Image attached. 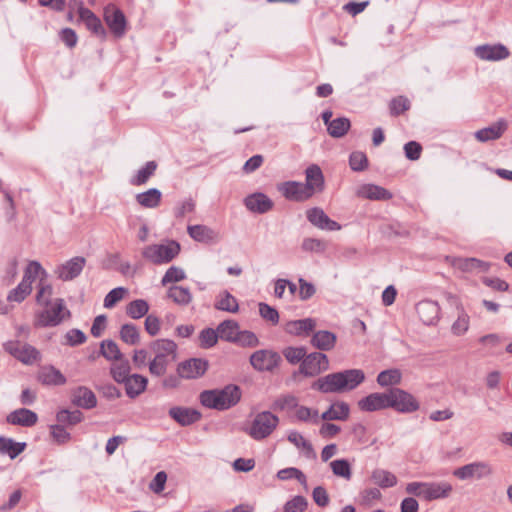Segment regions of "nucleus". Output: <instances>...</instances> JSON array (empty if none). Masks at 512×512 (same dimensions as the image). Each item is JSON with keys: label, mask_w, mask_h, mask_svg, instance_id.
<instances>
[{"label": "nucleus", "mask_w": 512, "mask_h": 512, "mask_svg": "<svg viewBox=\"0 0 512 512\" xmlns=\"http://www.w3.org/2000/svg\"><path fill=\"white\" fill-rule=\"evenodd\" d=\"M364 379L362 370L348 369L319 378L312 384V388L322 393H343L355 389Z\"/></svg>", "instance_id": "1"}, {"label": "nucleus", "mask_w": 512, "mask_h": 512, "mask_svg": "<svg viewBox=\"0 0 512 512\" xmlns=\"http://www.w3.org/2000/svg\"><path fill=\"white\" fill-rule=\"evenodd\" d=\"M241 399V390L236 385H227L223 389L205 390L200 394V402L203 406L226 410L235 406Z\"/></svg>", "instance_id": "2"}, {"label": "nucleus", "mask_w": 512, "mask_h": 512, "mask_svg": "<svg viewBox=\"0 0 512 512\" xmlns=\"http://www.w3.org/2000/svg\"><path fill=\"white\" fill-rule=\"evenodd\" d=\"M155 353L154 358L149 362V372L156 377L163 376L167 371L169 363L176 359L177 345L169 339H159L151 346Z\"/></svg>", "instance_id": "3"}, {"label": "nucleus", "mask_w": 512, "mask_h": 512, "mask_svg": "<svg viewBox=\"0 0 512 512\" xmlns=\"http://www.w3.org/2000/svg\"><path fill=\"white\" fill-rule=\"evenodd\" d=\"M35 314V327H54L70 317V311L66 308L64 300L57 298L49 306Z\"/></svg>", "instance_id": "4"}, {"label": "nucleus", "mask_w": 512, "mask_h": 512, "mask_svg": "<svg viewBox=\"0 0 512 512\" xmlns=\"http://www.w3.org/2000/svg\"><path fill=\"white\" fill-rule=\"evenodd\" d=\"M179 252V243L169 240L165 243L145 246L142 250V257L155 265H162L171 262Z\"/></svg>", "instance_id": "5"}, {"label": "nucleus", "mask_w": 512, "mask_h": 512, "mask_svg": "<svg viewBox=\"0 0 512 512\" xmlns=\"http://www.w3.org/2000/svg\"><path fill=\"white\" fill-rule=\"evenodd\" d=\"M47 276L46 270L38 261H30L25 269L24 277L19 285L8 295L9 301L21 302L32 291V282L39 276Z\"/></svg>", "instance_id": "6"}, {"label": "nucleus", "mask_w": 512, "mask_h": 512, "mask_svg": "<svg viewBox=\"0 0 512 512\" xmlns=\"http://www.w3.org/2000/svg\"><path fill=\"white\" fill-rule=\"evenodd\" d=\"M279 418L270 411H263L254 417L247 433L254 440H263L267 438L276 429Z\"/></svg>", "instance_id": "7"}, {"label": "nucleus", "mask_w": 512, "mask_h": 512, "mask_svg": "<svg viewBox=\"0 0 512 512\" xmlns=\"http://www.w3.org/2000/svg\"><path fill=\"white\" fill-rule=\"evenodd\" d=\"M494 473L487 461H474L453 470V476L461 481H479L490 478Z\"/></svg>", "instance_id": "8"}, {"label": "nucleus", "mask_w": 512, "mask_h": 512, "mask_svg": "<svg viewBox=\"0 0 512 512\" xmlns=\"http://www.w3.org/2000/svg\"><path fill=\"white\" fill-rule=\"evenodd\" d=\"M3 349L25 365H32L40 359V352L34 346L20 340L5 342Z\"/></svg>", "instance_id": "9"}, {"label": "nucleus", "mask_w": 512, "mask_h": 512, "mask_svg": "<svg viewBox=\"0 0 512 512\" xmlns=\"http://www.w3.org/2000/svg\"><path fill=\"white\" fill-rule=\"evenodd\" d=\"M68 19L74 18V12L77 14V21L84 23L85 28L91 32H98L102 28L99 18L88 8L84 7L82 0H70L68 3Z\"/></svg>", "instance_id": "10"}, {"label": "nucleus", "mask_w": 512, "mask_h": 512, "mask_svg": "<svg viewBox=\"0 0 512 512\" xmlns=\"http://www.w3.org/2000/svg\"><path fill=\"white\" fill-rule=\"evenodd\" d=\"M388 408H393L401 413H412L419 409V403L410 393L393 388L388 391Z\"/></svg>", "instance_id": "11"}, {"label": "nucleus", "mask_w": 512, "mask_h": 512, "mask_svg": "<svg viewBox=\"0 0 512 512\" xmlns=\"http://www.w3.org/2000/svg\"><path fill=\"white\" fill-rule=\"evenodd\" d=\"M328 368V357L321 352H312L305 356L299 370L303 375L313 377L328 370Z\"/></svg>", "instance_id": "12"}, {"label": "nucleus", "mask_w": 512, "mask_h": 512, "mask_svg": "<svg viewBox=\"0 0 512 512\" xmlns=\"http://www.w3.org/2000/svg\"><path fill=\"white\" fill-rule=\"evenodd\" d=\"M85 265L86 259L82 256H76L58 265L54 274L62 281H72L81 274Z\"/></svg>", "instance_id": "13"}, {"label": "nucleus", "mask_w": 512, "mask_h": 512, "mask_svg": "<svg viewBox=\"0 0 512 512\" xmlns=\"http://www.w3.org/2000/svg\"><path fill=\"white\" fill-rule=\"evenodd\" d=\"M305 183H303L307 193L312 198L315 194L322 193L325 189V177L317 164L309 165L305 171Z\"/></svg>", "instance_id": "14"}, {"label": "nucleus", "mask_w": 512, "mask_h": 512, "mask_svg": "<svg viewBox=\"0 0 512 512\" xmlns=\"http://www.w3.org/2000/svg\"><path fill=\"white\" fill-rule=\"evenodd\" d=\"M209 367V362L203 358H191L178 364L177 373L184 379H196L203 376Z\"/></svg>", "instance_id": "15"}, {"label": "nucleus", "mask_w": 512, "mask_h": 512, "mask_svg": "<svg viewBox=\"0 0 512 512\" xmlns=\"http://www.w3.org/2000/svg\"><path fill=\"white\" fill-rule=\"evenodd\" d=\"M278 353L272 350H258L250 356V364L258 371H272L280 362Z\"/></svg>", "instance_id": "16"}, {"label": "nucleus", "mask_w": 512, "mask_h": 512, "mask_svg": "<svg viewBox=\"0 0 512 512\" xmlns=\"http://www.w3.org/2000/svg\"><path fill=\"white\" fill-rule=\"evenodd\" d=\"M446 261L455 269L462 272L472 273L475 271L487 272L490 268L488 262L477 258L447 257Z\"/></svg>", "instance_id": "17"}, {"label": "nucleus", "mask_w": 512, "mask_h": 512, "mask_svg": "<svg viewBox=\"0 0 512 512\" xmlns=\"http://www.w3.org/2000/svg\"><path fill=\"white\" fill-rule=\"evenodd\" d=\"M306 217L308 221L318 229L328 231H338L341 229V225L330 219L324 210L319 207L308 209L306 211Z\"/></svg>", "instance_id": "18"}, {"label": "nucleus", "mask_w": 512, "mask_h": 512, "mask_svg": "<svg viewBox=\"0 0 512 512\" xmlns=\"http://www.w3.org/2000/svg\"><path fill=\"white\" fill-rule=\"evenodd\" d=\"M188 235L196 242L203 244H215L220 241V233L206 225H189L187 227Z\"/></svg>", "instance_id": "19"}, {"label": "nucleus", "mask_w": 512, "mask_h": 512, "mask_svg": "<svg viewBox=\"0 0 512 512\" xmlns=\"http://www.w3.org/2000/svg\"><path fill=\"white\" fill-rule=\"evenodd\" d=\"M278 191L288 200L302 202L310 199L302 182L286 181L278 185Z\"/></svg>", "instance_id": "20"}, {"label": "nucleus", "mask_w": 512, "mask_h": 512, "mask_svg": "<svg viewBox=\"0 0 512 512\" xmlns=\"http://www.w3.org/2000/svg\"><path fill=\"white\" fill-rule=\"evenodd\" d=\"M104 20L111 32H124L126 29V17L114 4H108L104 8Z\"/></svg>", "instance_id": "21"}, {"label": "nucleus", "mask_w": 512, "mask_h": 512, "mask_svg": "<svg viewBox=\"0 0 512 512\" xmlns=\"http://www.w3.org/2000/svg\"><path fill=\"white\" fill-rule=\"evenodd\" d=\"M417 314L425 325H434L439 321L440 307L437 302L423 300L416 306Z\"/></svg>", "instance_id": "22"}, {"label": "nucleus", "mask_w": 512, "mask_h": 512, "mask_svg": "<svg viewBox=\"0 0 512 512\" xmlns=\"http://www.w3.org/2000/svg\"><path fill=\"white\" fill-rule=\"evenodd\" d=\"M453 492V486L447 481L425 482V501L448 498Z\"/></svg>", "instance_id": "23"}, {"label": "nucleus", "mask_w": 512, "mask_h": 512, "mask_svg": "<svg viewBox=\"0 0 512 512\" xmlns=\"http://www.w3.org/2000/svg\"><path fill=\"white\" fill-rule=\"evenodd\" d=\"M388 392L372 393L358 401L361 411L373 412L388 408Z\"/></svg>", "instance_id": "24"}, {"label": "nucleus", "mask_w": 512, "mask_h": 512, "mask_svg": "<svg viewBox=\"0 0 512 512\" xmlns=\"http://www.w3.org/2000/svg\"><path fill=\"white\" fill-rule=\"evenodd\" d=\"M475 54L482 60L498 61L508 57V49L501 45H481L475 48Z\"/></svg>", "instance_id": "25"}, {"label": "nucleus", "mask_w": 512, "mask_h": 512, "mask_svg": "<svg viewBox=\"0 0 512 512\" xmlns=\"http://www.w3.org/2000/svg\"><path fill=\"white\" fill-rule=\"evenodd\" d=\"M38 381L46 386H61L67 382V379L59 369L46 365L40 369Z\"/></svg>", "instance_id": "26"}, {"label": "nucleus", "mask_w": 512, "mask_h": 512, "mask_svg": "<svg viewBox=\"0 0 512 512\" xmlns=\"http://www.w3.org/2000/svg\"><path fill=\"white\" fill-rule=\"evenodd\" d=\"M506 130L507 122L504 119H500L492 125L476 131L474 135L479 142L484 143L499 139Z\"/></svg>", "instance_id": "27"}, {"label": "nucleus", "mask_w": 512, "mask_h": 512, "mask_svg": "<svg viewBox=\"0 0 512 512\" xmlns=\"http://www.w3.org/2000/svg\"><path fill=\"white\" fill-rule=\"evenodd\" d=\"M72 403L84 409L94 408L97 404V399L93 391L85 386H79L72 391Z\"/></svg>", "instance_id": "28"}, {"label": "nucleus", "mask_w": 512, "mask_h": 512, "mask_svg": "<svg viewBox=\"0 0 512 512\" xmlns=\"http://www.w3.org/2000/svg\"><path fill=\"white\" fill-rule=\"evenodd\" d=\"M356 195L359 198L369 200H389L392 194L384 187L375 184H363L356 190Z\"/></svg>", "instance_id": "29"}, {"label": "nucleus", "mask_w": 512, "mask_h": 512, "mask_svg": "<svg viewBox=\"0 0 512 512\" xmlns=\"http://www.w3.org/2000/svg\"><path fill=\"white\" fill-rule=\"evenodd\" d=\"M317 322L313 318L289 321L285 324V331L294 336H308L316 328Z\"/></svg>", "instance_id": "30"}, {"label": "nucleus", "mask_w": 512, "mask_h": 512, "mask_svg": "<svg viewBox=\"0 0 512 512\" xmlns=\"http://www.w3.org/2000/svg\"><path fill=\"white\" fill-rule=\"evenodd\" d=\"M246 208L254 213H266L273 207V202L262 193H255L245 198Z\"/></svg>", "instance_id": "31"}, {"label": "nucleus", "mask_w": 512, "mask_h": 512, "mask_svg": "<svg viewBox=\"0 0 512 512\" xmlns=\"http://www.w3.org/2000/svg\"><path fill=\"white\" fill-rule=\"evenodd\" d=\"M37 420V414L26 408L14 410L7 416L8 423L23 427H31L37 423Z\"/></svg>", "instance_id": "32"}, {"label": "nucleus", "mask_w": 512, "mask_h": 512, "mask_svg": "<svg viewBox=\"0 0 512 512\" xmlns=\"http://www.w3.org/2000/svg\"><path fill=\"white\" fill-rule=\"evenodd\" d=\"M169 415L182 426L191 425L197 422L201 417L198 411L183 407H172L169 410Z\"/></svg>", "instance_id": "33"}, {"label": "nucleus", "mask_w": 512, "mask_h": 512, "mask_svg": "<svg viewBox=\"0 0 512 512\" xmlns=\"http://www.w3.org/2000/svg\"><path fill=\"white\" fill-rule=\"evenodd\" d=\"M148 379L140 374H131L122 384L128 397L136 398L142 394L147 387Z\"/></svg>", "instance_id": "34"}, {"label": "nucleus", "mask_w": 512, "mask_h": 512, "mask_svg": "<svg viewBox=\"0 0 512 512\" xmlns=\"http://www.w3.org/2000/svg\"><path fill=\"white\" fill-rule=\"evenodd\" d=\"M350 414L349 405L343 401L334 402L328 410L322 413L320 419L324 421L347 420Z\"/></svg>", "instance_id": "35"}, {"label": "nucleus", "mask_w": 512, "mask_h": 512, "mask_svg": "<svg viewBox=\"0 0 512 512\" xmlns=\"http://www.w3.org/2000/svg\"><path fill=\"white\" fill-rule=\"evenodd\" d=\"M336 340L337 337L334 333L327 330H320L313 334L311 344L319 350L330 351L335 347Z\"/></svg>", "instance_id": "36"}, {"label": "nucleus", "mask_w": 512, "mask_h": 512, "mask_svg": "<svg viewBox=\"0 0 512 512\" xmlns=\"http://www.w3.org/2000/svg\"><path fill=\"white\" fill-rule=\"evenodd\" d=\"M370 481L374 485L383 489L394 487L398 482L395 474L382 468H375L372 470Z\"/></svg>", "instance_id": "37"}, {"label": "nucleus", "mask_w": 512, "mask_h": 512, "mask_svg": "<svg viewBox=\"0 0 512 512\" xmlns=\"http://www.w3.org/2000/svg\"><path fill=\"white\" fill-rule=\"evenodd\" d=\"M162 198V193L156 188H150L145 192L136 195L137 203L144 208H156L159 206Z\"/></svg>", "instance_id": "38"}, {"label": "nucleus", "mask_w": 512, "mask_h": 512, "mask_svg": "<svg viewBox=\"0 0 512 512\" xmlns=\"http://www.w3.org/2000/svg\"><path fill=\"white\" fill-rule=\"evenodd\" d=\"M288 440L298 449H300L306 458L315 459L316 452L313 449L312 444L306 440L299 432L292 431L288 434Z\"/></svg>", "instance_id": "39"}, {"label": "nucleus", "mask_w": 512, "mask_h": 512, "mask_svg": "<svg viewBox=\"0 0 512 512\" xmlns=\"http://www.w3.org/2000/svg\"><path fill=\"white\" fill-rule=\"evenodd\" d=\"M39 283H38V290L36 294V302L38 305L41 306H49L51 302L52 294H53V288L52 286L47 282V276L39 275Z\"/></svg>", "instance_id": "40"}, {"label": "nucleus", "mask_w": 512, "mask_h": 512, "mask_svg": "<svg viewBox=\"0 0 512 512\" xmlns=\"http://www.w3.org/2000/svg\"><path fill=\"white\" fill-rule=\"evenodd\" d=\"M217 331L220 339L233 343L240 332V327L234 320H225L218 325Z\"/></svg>", "instance_id": "41"}, {"label": "nucleus", "mask_w": 512, "mask_h": 512, "mask_svg": "<svg viewBox=\"0 0 512 512\" xmlns=\"http://www.w3.org/2000/svg\"><path fill=\"white\" fill-rule=\"evenodd\" d=\"M25 447V443L15 442L11 438L0 436V454H7L11 459L21 454Z\"/></svg>", "instance_id": "42"}, {"label": "nucleus", "mask_w": 512, "mask_h": 512, "mask_svg": "<svg viewBox=\"0 0 512 512\" xmlns=\"http://www.w3.org/2000/svg\"><path fill=\"white\" fill-rule=\"evenodd\" d=\"M215 308L221 311L236 313L239 309L236 298L228 291H222L216 299Z\"/></svg>", "instance_id": "43"}, {"label": "nucleus", "mask_w": 512, "mask_h": 512, "mask_svg": "<svg viewBox=\"0 0 512 512\" xmlns=\"http://www.w3.org/2000/svg\"><path fill=\"white\" fill-rule=\"evenodd\" d=\"M130 370L129 361L122 357L120 360H115L110 368V373L117 383H123L131 375Z\"/></svg>", "instance_id": "44"}, {"label": "nucleus", "mask_w": 512, "mask_h": 512, "mask_svg": "<svg viewBox=\"0 0 512 512\" xmlns=\"http://www.w3.org/2000/svg\"><path fill=\"white\" fill-rule=\"evenodd\" d=\"M350 126L351 123L348 118L339 117L332 120V122L329 123V127L327 130L330 136L334 138H341L348 132Z\"/></svg>", "instance_id": "45"}, {"label": "nucleus", "mask_w": 512, "mask_h": 512, "mask_svg": "<svg viewBox=\"0 0 512 512\" xmlns=\"http://www.w3.org/2000/svg\"><path fill=\"white\" fill-rule=\"evenodd\" d=\"M100 354L109 361L120 360L123 355L113 340H103L100 344Z\"/></svg>", "instance_id": "46"}, {"label": "nucleus", "mask_w": 512, "mask_h": 512, "mask_svg": "<svg viewBox=\"0 0 512 512\" xmlns=\"http://www.w3.org/2000/svg\"><path fill=\"white\" fill-rule=\"evenodd\" d=\"M157 169V163L155 161H149L146 165L141 168L137 174L131 179V184L135 186L145 184L149 178L154 175Z\"/></svg>", "instance_id": "47"}, {"label": "nucleus", "mask_w": 512, "mask_h": 512, "mask_svg": "<svg viewBox=\"0 0 512 512\" xmlns=\"http://www.w3.org/2000/svg\"><path fill=\"white\" fill-rule=\"evenodd\" d=\"M294 416L298 421L301 422H310L313 424H317L320 420V416L316 409H311L306 406L297 405L294 410Z\"/></svg>", "instance_id": "48"}, {"label": "nucleus", "mask_w": 512, "mask_h": 512, "mask_svg": "<svg viewBox=\"0 0 512 512\" xmlns=\"http://www.w3.org/2000/svg\"><path fill=\"white\" fill-rule=\"evenodd\" d=\"M168 297L179 305H187L192 300V295L188 288L181 286H172L168 290Z\"/></svg>", "instance_id": "49"}, {"label": "nucleus", "mask_w": 512, "mask_h": 512, "mask_svg": "<svg viewBox=\"0 0 512 512\" xmlns=\"http://www.w3.org/2000/svg\"><path fill=\"white\" fill-rule=\"evenodd\" d=\"M333 474L347 481L352 478L351 465L346 459H337L330 463Z\"/></svg>", "instance_id": "50"}, {"label": "nucleus", "mask_w": 512, "mask_h": 512, "mask_svg": "<svg viewBox=\"0 0 512 512\" xmlns=\"http://www.w3.org/2000/svg\"><path fill=\"white\" fill-rule=\"evenodd\" d=\"M457 313V319L451 326V332L456 336H461L464 335L470 327V317L465 310Z\"/></svg>", "instance_id": "51"}, {"label": "nucleus", "mask_w": 512, "mask_h": 512, "mask_svg": "<svg viewBox=\"0 0 512 512\" xmlns=\"http://www.w3.org/2000/svg\"><path fill=\"white\" fill-rule=\"evenodd\" d=\"M149 305L145 300L138 299L127 305L126 313L133 319H139L148 313Z\"/></svg>", "instance_id": "52"}, {"label": "nucleus", "mask_w": 512, "mask_h": 512, "mask_svg": "<svg viewBox=\"0 0 512 512\" xmlns=\"http://www.w3.org/2000/svg\"><path fill=\"white\" fill-rule=\"evenodd\" d=\"M233 343L245 348H254L259 345V339L252 331L240 330Z\"/></svg>", "instance_id": "53"}, {"label": "nucleus", "mask_w": 512, "mask_h": 512, "mask_svg": "<svg viewBox=\"0 0 512 512\" xmlns=\"http://www.w3.org/2000/svg\"><path fill=\"white\" fill-rule=\"evenodd\" d=\"M401 372L398 369H389L382 371L377 376V382L380 386H390L400 383Z\"/></svg>", "instance_id": "54"}, {"label": "nucleus", "mask_w": 512, "mask_h": 512, "mask_svg": "<svg viewBox=\"0 0 512 512\" xmlns=\"http://www.w3.org/2000/svg\"><path fill=\"white\" fill-rule=\"evenodd\" d=\"M120 338L127 344H138L140 341L139 331L133 324H124L120 329Z\"/></svg>", "instance_id": "55"}, {"label": "nucleus", "mask_w": 512, "mask_h": 512, "mask_svg": "<svg viewBox=\"0 0 512 512\" xmlns=\"http://www.w3.org/2000/svg\"><path fill=\"white\" fill-rule=\"evenodd\" d=\"M298 405V399L293 395H283L277 398L272 408L274 410H280V411H292L295 410V408Z\"/></svg>", "instance_id": "56"}, {"label": "nucleus", "mask_w": 512, "mask_h": 512, "mask_svg": "<svg viewBox=\"0 0 512 512\" xmlns=\"http://www.w3.org/2000/svg\"><path fill=\"white\" fill-rule=\"evenodd\" d=\"M277 477L280 480L297 479L305 488L307 487V479L304 473L294 467L284 468L278 471Z\"/></svg>", "instance_id": "57"}, {"label": "nucleus", "mask_w": 512, "mask_h": 512, "mask_svg": "<svg viewBox=\"0 0 512 512\" xmlns=\"http://www.w3.org/2000/svg\"><path fill=\"white\" fill-rule=\"evenodd\" d=\"M218 338H220V337H219L217 329L216 330H214L212 328L203 329L199 335V345H200V347L205 348V349L211 348L217 343Z\"/></svg>", "instance_id": "58"}, {"label": "nucleus", "mask_w": 512, "mask_h": 512, "mask_svg": "<svg viewBox=\"0 0 512 512\" xmlns=\"http://www.w3.org/2000/svg\"><path fill=\"white\" fill-rule=\"evenodd\" d=\"M308 501L305 497L297 495L287 501L283 507L284 512H304L307 509Z\"/></svg>", "instance_id": "59"}, {"label": "nucleus", "mask_w": 512, "mask_h": 512, "mask_svg": "<svg viewBox=\"0 0 512 512\" xmlns=\"http://www.w3.org/2000/svg\"><path fill=\"white\" fill-rule=\"evenodd\" d=\"M83 418L82 412L79 410L69 411V410H61L57 413V420L60 423H66L69 425H75L81 422Z\"/></svg>", "instance_id": "60"}, {"label": "nucleus", "mask_w": 512, "mask_h": 512, "mask_svg": "<svg viewBox=\"0 0 512 512\" xmlns=\"http://www.w3.org/2000/svg\"><path fill=\"white\" fill-rule=\"evenodd\" d=\"M286 360L291 364L302 362L306 356V349L304 347H287L283 351Z\"/></svg>", "instance_id": "61"}, {"label": "nucleus", "mask_w": 512, "mask_h": 512, "mask_svg": "<svg viewBox=\"0 0 512 512\" xmlns=\"http://www.w3.org/2000/svg\"><path fill=\"white\" fill-rule=\"evenodd\" d=\"M301 248L305 252L322 253L326 249V243L317 238H305L302 241Z\"/></svg>", "instance_id": "62"}, {"label": "nucleus", "mask_w": 512, "mask_h": 512, "mask_svg": "<svg viewBox=\"0 0 512 512\" xmlns=\"http://www.w3.org/2000/svg\"><path fill=\"white\" fill-rule=\"evenodd\" d=\"M186 278V274L184 270L177 266H171L163 276L161 283L162 285H167L173 282H179Z\"/></svg>", "instance_id": "63"}, {"label": "nucleus", "mask_w": 512, "mask_h": 512, "mask_svg": "<svg viewBox=\"0 0 512 512\" xmlns=\"http://www.w3.org/2000/svg\"><path fill=\"white\" fill-rule=\"evenodd\" d=\"M349 165L353 171H363L368 166V159L363 152L355 151L350 155Z\"/></svg>", "instance_id": "64"}]
</instances>
